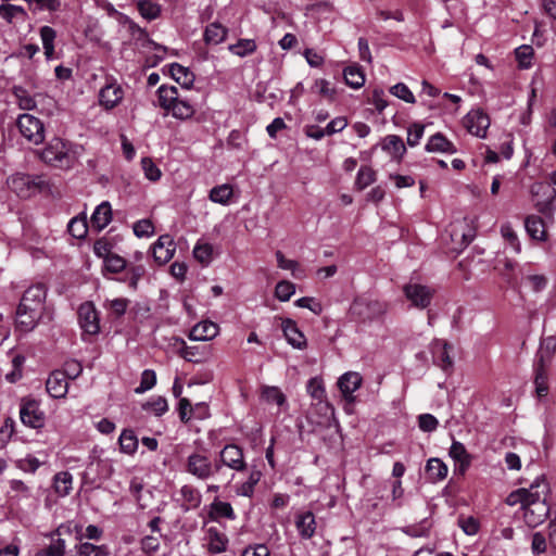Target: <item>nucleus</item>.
<instances>
[{"instance_id": "f257e3e1", "label": "nucleus", "mask_w": 556, "mask_h": 556, "mask_svg": "<svg viewBox=\"0 0 556 556\" xmlns=\"http://www.w3.org/2000/svg\"><path fill=\"white\" fill-rule=\"evenodd\" d=\"M47 289L37 283L25 290L16 311V327L24 332L31 331L45 311Z\"/></svg>"}, {"instance_id": "f03ea898", "label": "nucleus", "mask_w": 556, "mask_h": 556, "mask_svg": "<svg viewBox=\"0 0 556 556\" xmlns=\"http://www.w3.org/2000/svg\"><path fill=\"white\" fill-rule=\"evenodd\" d=\"M556 352V338L553 336L544 338L536 353L534 362V383L539 396H545L548 392L547 369Z\"/></svg>"}, {"instance_id": "7ed1b4c3", "label": "nucleus", "mask_w": 556, "mask_h": 556, "mask_svg": "<svg viewBox=\"0 0 556 556\" xmlns=\"http://www.w3.org/2000/svg\"><path fill=\"white\" fill-rule=\"evenodd\" d=\"M184 471L200 481H207L219 476L216 459H212L204 450L193 451L185 458Z\"/></svg>"}, {"instance_id": "20e7f679", "label": "nucleus", "mask_w": 556, "mask_h": 556, "mask_svg": "<svg viewBox=\"0 0 556 556\" xmlns=\"http://www.w3.org/2000/svg\"><path fill=\"white\" fill-rule=\"evenodd\" d=\"M523 495V520L531 527L540 526L548 515L549 508L544 500H541L538 492L522 491Z\"/></svg>"}, {"instance_id": "39448f33", "label": "nucleus", "mask_w": 556, "mask_h": 556, "mask_svg": "<svg viewBox=\"0 0 556 556\" xmlns=\"http://www.w3.org/2000/svg\"><path fill=\"white\" fill-rule=\"evenodd\" d=\"M388 311V305L384 302L368 298H356L350 307V313L353 317L362 321H372L381 318Z\"/></svg>"}, {"instance_id": "423d86ee", "label": "nucleus", "mask_w": 556, "mask_h": 556, "mask_svg": "<svg viewBox=\"0 0 556 556\" xmlns=\"http://www.w3.org/2000/svg\"><path fill=\"white\" fill-rule=\"evenodd\" d=\"M7 185L18 198L28 199L42 189L45 180L41 176L15 173L7 179Z\"/></svg>"}, {"instance_id": "0eeeda50", "label": "nucleus", "mask_w": 556, "mask_h": 556, "mask_svg": "<svg viewBox=\"0 0 556 556\" xmlns=\"http://www.w3.org/2000/svg\"><path fill=\"white\" fill-rule=\"evenodd\" d=\"M40 159L54 167L65 168L70 167L72 157L67 143L60 138H53L40 152Z\"/></svg>"}, {"instance_id": "6e6552de", "label": "nucleus", "mask_w": 556, "mask_h": 556, "mask_svg": "<svg viewBox=\"0 0 556 556\" xmlns=\"http://www.w3.org/2000/svg\"><path fill=\"white\" fill-rule=\"evenodd\" d=\"M218 465V473H222L224 467H227L236 472H243L248 468V464L244 458L243 450L235 444H226L219 452L218 458L216 459Z\"/></svg>"}, {"instance_id": "1a4fd4ad", "label": "nucleus", "mask_w": 556, "mask_h": 556, "mask_svg": "<svg viewBox=\"0 0 556 556\" xmlns=\"http://www.w3.org/2000/svg\"><path fill=\"white\" fill-rule=\"evenodd\" d=\"M17 127L21 135L34 144H39L45 140L43 123L31 114H22L17 118Z\"/></svg>"}, {"instance_id": "9d476101", "label": "nucleus", "mask_w": 556, "mask_h": 556, "mask_svg": "<svg viewBox=\"0 0 556 556\" xmlns=\"http://www.w3.org/2000/svg\"><path fill=\"white\" fill-rule=\"evenodd\" d=\"M125 90L113 77H108L105 85L100 89L99 104L106 111L116 108L124 99Z\"/></svg>"}, {"instance_id": "9b49d317", "label": "nucleus", "mask_w": 556, "mask_h": 556, "mask_svg": "<svg viewBox=\"0 0 556 556\" xmlns=\"http://www.w3.org/2000/svg\"><path fill=\"white\" fill-rule=\"evenodd\" d=\"M403 292L412 305L420 309L427 308L430 305L434 294L433 289L417 282L405 285Z\"/></svg>"}, {"instance_id": "f8f14e48", "label": "nucleus", "mask_w": 556, "mask_h": 556, "mask_svg": "<svg viewBox=\"0 0 556 556\" xmlns=\"http://www.w3.org/2000/svg\"><path fill=\"white\" fill-rule=\"evenodd\" d=\"M78 321L84 333L94 336L100 331L99 314L91 302L83 303L78 308Z\"/></svg>"}, {"instance_id": "ddd939ff", "label": "nucleus", "mask_w": 556, "mask_h": 556, "mask_svg": "<svg viewBox=\"0 0 556 556\" xmlns=\"http://www.w3.org/2000/svg\"><path fill=\"white\" fill-rule=\"evenodd\" d=\"M20 417L25 426L39 429L45 425V414L35 400H24L20 409Z\"/></svg>"}, {"instance_id": "4468645a", "label": "nucleus", "mask_w": 556, "mask_h": 556, "mask_svg": "<svg viewBox=\"0 0 556 556\" xmlns=\"http://www.w3.org/2000/svg\"><path fill=\"white\" fill-rule=\"evenodd\" d=\"M114 472L113 463L111 459H101L93 457L84 471V478L94 482L97 480H106L111 478Z\"/></svg>"}, {"instance_id": "2eb2a0df", "label": "nucleus", "mask_w": 556, "mask_h": 556, "mask_svg": "<svg viewBox=\"0 0 556 556\" xmlns=\"http://www.w3.org/2000/svg\"><path fill=\"white\" fill-rule=\"evenodd\" d=\"M464 127L471 134L484 138L490 126V118L482 110H472L463 119Z\"/></svg>"}, {"instance_id": "dca6fc26", "label": "nucleus", "mask_w": 556, "mask_h": 556, "mask_svg": "<svg viewBox=\"0 0 556 556\" xmlns=\"http://www.w3.org/2000/svg\"><path fill=\"white\" fill-rule=\"evenodd\" d=\"M530 193L533 198L539 195L545 197L544 200L538 201L535 207L541 213L551 211L552 204L556 199V190L544 182H534L530 187Z\"/></svg>"}, {"instance_id": "f3484780", "label": "nucleus", "mask_w": 556, "mask_h": 556, "mask_svg": "<svg viewBox=\"0 0 556 556\" xmlns=\"http://www.w3.org/2000/svg\"><path fill=\"white\" fill-rule=\"evenodd\" d=\"M176 251L174 239L169 235L161 236L153 244L152 254L159 264L167 263Z\"/></svg>"}, {"instance_id": "a211bd4d", "label": "nucleus", "mask_w": 556, "mask_h": 556, "mask_svg": "<svg viewBox=\"0 0 556 556\" xmlns=\"http://www.w3.org/2000/svg\"><path fill=\"white\" fill-rule=\"evenodd\" d=\"M281 329L287 342L294 349L304 350L307 345L306 338L290 318L281 319Z\"/></svg>"}, {"instance_id": "6ab92c4d", "label": "nucleus", "mask_w": 556, "mask_h": 556, "mask_svg": "<svg viewBox=\"0 0 556 556\" xmlns=\"http://www.w3.org/2000/svg\"><path fill=\"white\" fill-rule=\"evenodd\" d=\"M363 378L356 371H349L343 374L338 380V387L343 397L352 403L354 402L353 393L362 386Z\"/></svg>"}, {"instance_id": "aec40b11", "label": "nucleus", "mask_w": 556, "mask_h": 556, "mask_svg": "<svg viewBox=\"0 0 556 556\" xmlns=\"http://www.w3.org/2000/svg\"><path fill=\"white\" fill-rule=\"evenodd\" d=\"M47 392L54 399L65 397L68 391L67 379L61 370H54L50 374L46 382Z\"/></svg>"}, {"instance_id": "412c9836", "label": "nucleus", "mask_w": 556, "mask_h": 556, "mask_svg": "<svg viewBox=\"0 0 556 556\" xmlns=\"http://www.w3.org/2000/svg\"><path fill=\"white\" fill-rule=\"evenodd\" d=\"M452 346L442 340H435L431 345L433 362L443 370H447L453 366V361L450 356Z\"/></svg>"}, {"instance_id": "4be33fe9", "label": "nucleus", "mask_w": 556, "mask_h": 556, "mask_svg": "<svg viewBox=\"0 0 556 556\" xmlns=\"http://www.w3.org/2000/svg\"><path fill=\"white\" fill-rule=\"evenodd\" d=\"M219 333L217 324L211 320L198 323L189 333V339L192 341H210Z\"/></svg>"}, {"instance_id": "5701e85b", "label": "nucleus", "mask_w": 556, "mask_h": 556, "mask_svg": "<svg viewBox=\"0 0 556 556\" xmlns=\"http://www.w3.org/2000/svg\"><path fill=\"white\" fill-rule=\"evenodd\" d=\"M380 146H381V149L384 152H387L392 160H395L397 162H400L403 159V156L406 152V147H405L402 138L396 135L386 136L382 139Z\"/></svg>"}, {"instance_id": "b1692460", "label": "nucleus", "mask_w": 556, "mask_h": 556, "mask_svg": "<svg viewBox=\"0 0 556 556\" xmlns=\"http://www.w3.org/2000/svg\"><path fill=\"white\" fill-rule=\"evenodd\" d=\"M206 547L212 554H220L227 549L228 539L217 528L211 527L206 531Z\"/></svg>"}, {"instance_id": "393cba45", "label": "nucleus", "mask_w": 556, "mask_h": 556, "mask_svg": "<svg viewBox=\"0 0 556 556\" xmlns=\"http://www.w3.org/2000/svg\"><path fill=\"white\" fill-rule=\"evenodd\" d=\"M426 151L431 153L439 152L454 154L457 152V149L444 135L437 132L429 138L426 144Z\"/></svg>"}, {"instance_id": "a878e982", "label": "nucleus", "mask_w": 556, "mask_h": 556, "mask_svg": "<svg viewBox=\"0 0 556 556\" xmlns=\"http://www.w3.org/2000/svg\"><path fill=\"white\" fill-rule=\"evenodd\" d=\"M296 529L303 539H311L316 530L315 516L312 511H304L296 516Z\"/></svg>"}, {"instance_id": "bb28decb", "label": "nucleus", "mask_w": 556, "mask_h": 556, "mask_svg": "<svg viewBox=\"0 0 556 556\" xmlns=\"http://www.w3.org/2000/svg\"><path fill=\"white\" fill-rule=\"evenodd\" d=\"M112 219V208L108 201L99 204L91 215V225L98 230L105 228Z\"/></svg>"}, {"instance_id": "cd10ccee", "label": "nucleus", "mask_w": 556, "mask_h": 556, "mask_svg": "<svg viewBox=\"0 0 556 556\" xmlns=\"http://www.w3.org/2000/svg\"><path fill=\"white\" fill-rule=\"evenodd\" d=\"M525 227L528 235L540 241H545L547 238L545 224L540 216L530 215L525 220Z\"/></svg>"}, {"instance_id": "c85d7f7f", "label": "nucleus", "mask_w": 556, "mask_h": 556, "mask_svg": "<svg viewBox=\"0 0 556 556\" xmlns=\"http://www.w3.org/2000/svg\"><path fill=\"white\" fill-rule=\"evenodd\" d=\"M464 223L467 225V229H460V225H454L451 237L453 240L455 238H460L459 249H464L467 247L475 238V219L464 218Z\"/></svg>"}, {"instance_id": "c756f323", "label": "nucleus", "mask_w": 556, "mask_h": 556, "mask_svg": "<svg viewBox=\"0 0 556 556\" xmlns=\"http://www.w3.org/2000/svg\"><path fill=\"white\" fill-rule=\"evenodd\" d=\"M208 516L212 520H219L220 518L236 519V514L230 503L217 498L210 505Z\"/></svg>"}, {"instance_id": "7c9ffc66", "label": "nucleus", "mask_w": 556, "mask_h": 556, "mask_svg": "<svg viewBox=\"0 0 556 556\" xmlns=\"http://www.w3.org/2000/svg\"><path fill=\"white\" fill-rule=\"evenodd\" d=\"M233 195V187L229 184H223L213 187L210 190L208 199L213 203L229 205Z\"/></svg>"}, {"instance_id": "2f4dec72", "label": "nucleus", "mask_w": 556, "mask_h": 556, "mask_svg": "<svg viewBox=\"0 0 556 556\" xmlns=\"http://www.w3.org/2000/svg\"><path fill=\"white\" fill-rule=\"evenodd\" d=\"M448 472L447 466L440 458H430L426 465V473L431 482L442 481Z\"/></svg>"}, {"instance_id": "473e14b6", "label": "nucleus", "mask_w": 556, "mask_h": 556, "mask_svg": "<svg viewBox=\"0 0 556 556\" xmlns=\"http://www.w3.org/2000/svg\"><path fill=\"white\" fill-rule=\"evenodd\" d=\"M180 495L186 510L198 508L202 502L200 491L191 484L182 485L180 489Z\"/></svg>"}, {"instance_id": "72a5a7b5", "label": "nucleus", "mask_w": 556, "mask_h": 556, "mask_svg": "<svg viewBox=\"0 0 556 556\" xmlns=\"http://www.w3.org/2000/svg\"><path fill=\"white\" fill-rule=\"evenodd\" d=\"M448 454L455 462L459 463V468L462 471L467 470L470 466L471 457L462 442L454 440L450 447Z\"/></svg>"}, {"instance_id": "f704fd0d", "label": "nucleus", "mask_w": 556, "mask_h": 556, "mask_svg": "<svg viewBox=\"0 0 556 556\" xmlns=\"http://www.w3.org/2000/svg\"><path fill=\"white\" fill-rule=\"evenodd\" d=\"M77 556H109L110 547L105 544L96 545L89 542H81L75 546Z\"/></svg>"}, {"instance_id": "c9c22d12", "label": "nucleus", "mask_w": 556, "mask_h": 556, "mask_svg": "<svg viewBox=\"0 0 556 556\" xmlns=\"http://www.w3.org/2000/svg\"><path fill=\"white\" fill-rule=\"evenodd\" d=\"M178 98V89L175 86L162 85L157 89L159 105L166 111H169V108Z\"/></svg>"}, {"instance_id": "e433bc0d", "label": "nucleus", "mask_w": 556, "mask_h": 556, "mask_svg": "<svg viewBox=\"0 0 556 556\" xmlns=\"http://www.w3.org/2000/svg\"><path fill=\"white\" fill-rule=\"evenodd\" d=\"M167 112L175 118L187 119L193 116L195 110L188 100L178 98Z\"/></svg>"}, {"instance_id": "4c0bfd02", "label": "nucleus", "mask_w": 556, "mask_h": 556, "mask_svg": "<svg viewBox=\"0 0 556 556\" xmlns=\"http://www.w3.org/2000/svg\"><path fill=\"white\" fill-rule=\"evenodd\" d=\"M73 486V477L67 471L58 472L53 478V489L59 496L70 494Z\"/></svg>"}, {"instance_id": "58836bf2", "label": "nucleus", "mask_w": 556, "mask_h": 556, "mask_svg": "<svg viewBox=\"0 0 556 556\" xmlns=\"http://www.w3.org/2000/svg\"><path fill=\"white\" fill-rule=\"evenodd\" d=\"M169 73L178 84H180L182 87L189 88L194 80V75L192 72L189 71V68L178 64L174 63L169 67Z\"/></svg>"}, {"instance_id": "ea45409f", "label": "nucleus", "mask_w": 556, "mask_h": 556, "mask_svg": "<svg viewBox=\"0 0 556 556\" xmlns=\"http://www.w3.org/2000/svg\"><path fill=\"white\" fill-rule=\"evenodd\" d=\"M343 76L346 85L353 89H359L365 84V74L357 65H351L344 68Z\"/></svg>"}, {"instance_id": "a19ab883", "label": "nucleus", "mask_w": 556, "mask_h": 556, "mask_svg": "<svg viewBox=\"0 0 556 556\" xmlns=\"http://www.w3.org/2000/svg\"><path fill=\"white\" fill-rule=\"evenodd\" d=\"M12 92H13V96L15 97V101L21 110L30 111L36 108L37 102L34 98V96H31L29 93V91L26 90L25 88H23L21 86H14Z\"/></svg>"}, {"instance_id": "79ce46f5", "label": "nucleus", "mask_w": 556, "mask_h": 556, "mask_svg": "<svg viewBox=\"0 0 556 556\" xmlns=\"http://www.w3.org/2000/svg\"><path fill=\"white\" fill-rule=\"evenodd\" d=\"M311 92L320 96L327 101H333L336 98V89L331 86L330 81L324 78L314 81Z\"/></svg>"}, {"instance_id": "37998d69", "label": "nucleus", "mask_w": 556, "mask_h": 556, "mask_svg": "<svg viewBox=\"0 0 556 556\" xmlns=\"http://www.w3.org/2000/svg\"><path fill=\"white\" fill-rule=\"evenodd\" d=\"M261 472L253 470L250 472L248 479L236 486V493L241 496L251 497L254 493V488L261 479Z\"/></svg>"}, {"instance_id": "c03bdc74", "label": "nucleus", "mask_w": 556, "mask_h": 556, "mask_svg": "<svg viewBox=\"0 0 556 556\" xmlns=\"http://www.w3.org/2000/svg\"><path fill=\"white\" fill-rule=\"evenodd\" d=\"M66 543L61 538L52 539L50 544L39 549L35 556H64Z\"/></svg>"}, {"instance_id": "a18cd8bd", "label": "nucleus", "mask_w": 556, "mask_h": 556, "mask_svg": "<svg viewBox=\"0 0 556 556\" xmlns=\"http://www.w3.org/2000/svg\"><path fill=\"white\" fill-rule=\"evenodd\" d=\"M121 451L126 454H134L138 447V439L132 430L125 429L118 439Z\"/></svg>"}, {"instance_id": "49530a36", "label": "nucleus", "mask_w": 556, "mask_h": 556, "mask_svg": "<svg viewBox=\"0 0 556 556\" xmlns=\"http://www.w3.org/2000/svg\"><path fill=\"white\" fill-rule=\"evenodd\" d=\"M193 256L202 265H208L213 258V247L207 242L199 241L194 245Z\"/></svg>"}, {"instance_id": "de8ad7c7", "label": "nucleus", "mask_w": 556, "mask_h": 556, "mask_svg": "<svg viewBox=\"0 0 556 556\" xmlns=\"http://www.w3.org/2000/svg\"><path fill=\"white\" fill-rule=\"evenodd\" d=\"M376 180V173L375 170L369 166H362L358 169L356 179H355V187L358 190H364L369 185H371Z\"/></svg>"}, {"instance_id": "09e8293b", "label": "nucleus", "mask_w": 556, "mask_h": 556, "mask_svg": "<svg viewBox=\"0 0 556 556\" xmlns=\"http://www.w3.org/2000/svg\"><path fill=\"white\" fill-rule=\"evenodd\" d=\"M256 49V43L253 39L243 38L238 40L235 45H229V50L239 56H245Z\"/></svg>"}, {"instance_id": "8fccbe9b", "label": "nucleus", "mask_w": 556, "mask_h": 556, "mask_svg": "<svg viewBox=\"0 0 556 556\" xmlns=\"http://www.w3.org/2000/svg\"><path fill=\"white\" fill-rule=\"evenodd\" d=\"M138 10L142 17L147 20H154L161 13V8L156 2L151 0H142L138 2Z\"/></svg>"}, {"instance_id": "3c124183", "label": "nucleus", "mask_w": 556, "mask_h": 556, "mask_svg": "<svg viewBox=\"0 0 556 556\" xmlns=\"http://www.w3.org/2000/svg\"><path fill=\"white\" fill-rule=\"evenodd\" d=\"M142 407L146 410L152 412L155 416H162L168 410L167 401L163 396L152 397Z\"/></svg>"}, {"instance_id": "603ef678", "label": "nucleus", "mask_w": 556, "mask_h": 556, "mask_svg": "<svg viewBox=\"0 0 556 556\" xmlns=\"http://www.w3.org/2000/svg\"><path fill=\"white\" fill-rule=\"evenodd\" d=\"M263 399L268 403H275L279 407L286 404V396L277 387H265L262 392Z\"/></svg>"}, {"instance_id": "864d4df0", "label": "nucleus", "mask_w": 556, "mask_h": 556, "mask_svg": "<svg viewBox=\"0 0 556 556\" xmlns=\"http://www.w3.org/2000/svg\"><path fill=\"white\" fill-rule=\"evenodd\" d=\"M515 55L521 68H529L532 63L533 48L522 45L515 50Z\"/></svg>"}, {"instance_id": "5fc2aeb1", "label": "nucleus", "mask_w": 556, "mask_h": 556, "mask_svg": "<svg viewBox=\"0 0 556 556\" xmlns=\"http://www.w3.org/2000/svg\"><path fill=\"white\" fill-rule=\"evenodd\" d=\"M68 232L77 239H83L86 237L88 227L87 223L84 218L74 217L70 220L67 226Z\"/></svg>"}, {"instance_id": "6e6d98bb", "label": "nucleus", "mask_w": 556, "mask_h": 556, "mask_svg": "<svg viewBox=\"0 0 556 556\" xmlns=\"http://www.w3.org/2000/svg\"><path fill=\"white\" fill-rule=\"evenodd\" d=\"M294 292L295 286L287 280L279 281L275 288V295L281 302L289 301Z\"/></svg>"}, {"instance_id": "4d7b16f0", "label": "nucleus", "mask_w": 556, "mask_h": 556, "mask_svg": "<svg viewBox=\"0 0 556 556\" xmlns=\"http://www.w3.org/2000/svg\"><path fill=\"white\" fill-rule=\"evenodd\" d=\"M156 383V375L152 369H146L141 374V380L139 387L136 388V393H143L151 390Z\"/></svg>"}, {"instance_id": "13d9d810", "label": "nucleus", "mask_w": 556, "mask_h": 556, "mask_svg": "<svg viewBox=\"0 0 556 556\" xmlns=\"http://www.w3.org/2000/svg\"><path fill=\"white\" fill-rule=\"evenodd\" d=\"M10 493L17 498H28L31 496V489L24 481L13 479L10 481Z\"/></svg>"}, {"instance_id": "bf43d9fd", "label": "nucleus", "mask_w": 556, "mask_h": 556, "mask_svg": "<svg viewBox=\"0 0 556 556\" xmlns=\"http://www.w3.org/2000/svg\"><path fill=\"white\" fill-rule=\"evenodd\" d=\"M391 94L394 97L405 101L406 103H415L416 99L409 88L403 84L399 83L390 88Z\"/></svg>"}, {"instance_id": "052dcab7", "label": "nucleus", "mask_w": 556, "mask_h": 556, "mask_svg": "<svg viewBox=\"0 0 556 556\" xmlns=\"http://www.w3.org/2000/svg\"><path fill=\"white\" fill-rule=\"evenodd\" d=\"M308 394L318 401H321L325 396V388L321 379L314 377L311 378L306 386Z\"/></svg>"}, {"instance_id": "680f3d73", "label": "nucleus", "mask_w": 556, "mask_h": 556, "mask_svg": "<svg viewBox=\"0 0 556 556\" xmlns=\"http://www.w3.org/2000/svg\"><path fill=\"white\" fill-rule=\"evenodd\" d=\"M134 233L138 238L151 237L154 233V226L150 219H140L134 224Z\"/></svg>"}, {"instance_id": "e2e57ef3", "label": "nucleus", "mask_w": 556, "mask_h": 556, "mask_svg": "<svg viewBox=\"0 0 556 556\" xmlns=\"http://www.w3.org/2000/svg\"><path fill=\"white\" fill-rule=\"evenodd\" d=\"M0 16L7 20L8 22H11L12 18L21 16H25V11L22 7L14 5V4H1L0 5Z\"/></svg>"}, {"instance_id": "0e129e2a", "label": "nucleus", "mask_w": 556, "mask_h": 556, "mask_svg": "<svg viewBox=\"0 0 556 556\" xmlns=\"http://www.w3.org/2000/svg\"><path fill=\"white\" fill-rule=\"evenodd\" d=\"M142 169L146 177L151 181H156L161 178V170L149 157H143L141 161Z\"/></svg>"}, {"instance_id": "69168bd1", "label": "nucleus", "mask_w": 556, "mask_h": 556, "mask_svg": "<svg viewBox=\"0 0 556 556\" xmlns=\"http://www.w3.org/2000/svg\"><path fill=\"white\" fill-rule=\"evenodd\" d=\"M424 131H425V126L419 124V123H415L413 124L409 128H408V131H407V144L409 147H415L419 143L420 139L422 138L424 136Z\"/></svg>"}, {"instance_id": "338daca9", "label": "nucleus", "mask_w": 556, "mask_h": 556, "mask_svg": "<svg viewBox=\"0 0 556 556\" xmlns=\"http://www.w3.org/2000/svg\"><path fill=\"white\" fill-rule=\"evenodd\" d=\"M146 269L142 265H136L128 269L126 281L129 287L137 289L139 280L143 277Z\"/></svg>"}, {"instance_id": "774afa93", "label": "nucleus", "mask_w": 556, "mask_h": 556, "mask_svg": "<svg viewBox=\"0 0 556 556\" xmlns=\"http://www.w3.org/2000/svg\"><path fill=\"white\" fill-rule=\"evenodd\" d=\"M439 421L431 414H421L418 417V426L425 432H432L438 428Z\"/></svg>"}]
</instances>
